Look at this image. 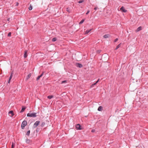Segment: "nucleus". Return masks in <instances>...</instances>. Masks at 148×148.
<instances>
[{
	"label": "nucleus",
	"instance_id": "5",
	"mask_svg": "<svg viewBox=\"0 0 148 148\" xmlns=\"http://www.w3.org/2000/svg\"><path fill=\"white\" fill-rule=\"evenodd\" d=\"M76 128L77 130H81L82 129L81 128V125L79 124H77L76 125Z\"/></svg>",
	"mask_w": 148,
	"mask_h": 148
},
{
	"label": "nucleus",
	"instance_id": "25",
	"mask_svg": "<svg viewBox=\"0 0 148 148\" xmlns=\"http://www.w3.org/2000/svg\"><path fill=\"white\" fill-rule=\"evenodd\" d=\"M32 9V6L31 5V4H30L29 7V10H31Z\"/></svg>",
	"mask_w": 148,
	"mask_h": 148
},
{
	"label": "nucleus",
	"instance_id": "26",
	"mask_svg": "<svg viewBox=\"0 0 148 148\" xmlns=\"http://www.w3.org/2000/svg\"><path fill=\"white\" fill-rule=\"evenodd\" d=\"M66 10L69 13L71 12V11L69 9V8H66Z\"/></svg>",
	"mask_w": 148,
	"mask_h": 148
},
{
	"label": "nucleus",
	"instance_id": "28",
	"mask_svg": "<svg viewBox=\"0 0 148 148\" xmlns=\"http://www.w3.org/2000/svg\"><path fill=\"white\" fill-rule=\"evenodd\" d=\"M84 1V0H80L78 1V3H81Z\"/></svg>",
	"mask_w": 148,
	"mask_h": 148
},
{
	"label": "nucleus",
	"instance_id": "7",
	"mask_svg": "<svg viewBox=\"0 0 148 148\" xmlns=\"http://www.w3.org/2000/svg\"><path fill=\"white\" fill-rule=\"evenodd\" d=\"M26 142L28 144H32V141L28 139H27Z\"/></svg>",
	"mask_w": 148,
	"mask_h": 148
},
{
	"label": "nucleus",
	"instance_id": "24",
	"mask_svg": "<svg viewBox=\"0 0 148 148\" xmlns=\"http://www.w3.org/2000/svg\"><path fill=\"white\" fill-rule=\"evenodd\" d=\"M84 21V19H83L82 21L79 23V25L82 24Z\"/></svg>",
	"mask_w": 148,
	"mask_h": 148
},
{
	"label": "nucleus",
	"instance_id": "27",
	"mask_svg": "<svg viewBox=\"0 0 148 148\" xmlns=\"http://www.w3.org/2000/svg\"><path fill=\"white\" fill-rule=\"evenodd\" d=\"M15 147V144L12 143V145L11 147V148H14Z\"/></svg>",
	"mask_w": 148,
	"mask_h": 148
},
{
	"label": "nucleus",
	"instance_id": "13",
	"mask_svg": "<svg viewBox=\"0 0 148 148\" xmlns=\"http://www.w3.org/2000/svg\"><path fill=\"white\" fill-rule=\"evenodd\" d=\"M142 29V27L141 26H140L138 27L137 29L136 30V32L139 31L141 30Z\"/></svg>",
	"mask_w": 148,
	"mask_h": 148
},
{
	"label": "nucleus",
	"instance_id": "8",
	"mask_svg": "<svg viewBox=\"0 0 148 148\" xmlns=\"http://www.w3.org/2000/svg\"><path fill=\"white\" fill-rule=\"evenodd\" d=\"M28 51L27 50H25V51L24 53V57L25 58H26L27 57V54Z\"/></svg>",
	"mask_w": 148,
	"mask_h": 148
},
{
	"label": "nucleus",
	"instance_id": "39",
	"mask_svg": "<svg viewBox=\"0 0 148 148\" xmlns=\"http://www.w3.org/2000/svg\"><path fill=\"white\" fill-rule=\"evenodd\" d=\"M18 3H16V5H18Z\"/></svg>",
	"mask_w": 148,
	"mask_h": 148
},
{
	"label": "nucleus",
	"instance_id": "9",
	"mask_svg": "<svg viewBox=\"0 0 148 148\" xmlns=\"http://www.w3.org/2000/svg\"><path fill=\"white\" fill-rule=\"evenodd\" d=\"M76 66L77 67H79V68H82L83 66L82 64H80L79 63H76Z\"/></svg>",
	"mask_w": 148,
	"mask_h": 148
},
{
	"label": "nucleus",
	"instance_id": "21",
	"mask_svg": "<svg viewBox=\"0 0 148 148\" xmlns=\"http://www.w3.org/2000/svg\"><path fill=\"white\" fill-rule=\"evenodd\" d=\"M57 40V38L56 37L53 38L52 39V41L53 42H55Z\"/></svg>",
	"mask_w": 148,
	"mask_h": 148
},
{
	"label": "nucleus",
	"instance_id": "35",
	"mask_svg": "<svg viewBox=\"0 0 148 148\" xmlns=\"http://www.w3.org/2000/svg\"><path fill=\"white\" fill-rule=\"evenodd\" d=\"M95 130H91V132H95Z\"/></svg>",
	"mask_w": 148,
	"mask_h": 148
},
{
	"label": "nucleus",
	"instance_id": "18",
	"mask_svg": "<svg viewBox=\"0 0 148 148\" xmlns=\"http://www.w3.org/2000/svg\"><path fill=\"white\" fill-rule=\"evenodd\" d=\"M121 43H120L119 44V45H118L116 47V48H115V50H116L117 49H118L119 48L120 46H121Z\"/></svg>",
	"mask_w": 148,
	"mask_h": 148
},
{
	"label": "nucleus",
	"instance_id": "11",
	"mask_svg": "<svg viewBox=\"0 0 148 148\" xmlns=\"http://www.w3.org/2000/svg\"><path fill=\"white\" fill-rule=\"evenodd\" d=\"M26 108V107H25L23 106L22 107L21 110L20 111V113L23 112L25 110V109Z\"/></svg>",
	"mask_w": 148,
	"mask_h": 148
},
{
	"label": "nucleus",
	"instance_id": "33",
	"mask_svg": "<svg viewBox=\"0 0 148 148\" xmlns=\"http://www.w3.org/2000/svg\"><path fill=\"white\" fill-rule=\"evenodd\" d=\"M101 50H98L97 51V53H100L101 52Z\"/></svg>",
	"mask_w": 148,
	"mask_h": 148
},
{
	"label": "nucleus",
	"instance_id": "12",
	"mask_svg": "<svg viewBox=\"0 0 148 148\" xmlns=\"http://www.w3.org/2000/svg\"><path fill=\"white\" fill-rule=\"evenodd\" d=\"M32 76V74L31 73H29L27 76L26 78V80H27L31 76Z\"/></svg>",
	"mask_w": 148,
	"mask_h": 148
},
{
	"label": "nucleus",
	"instance_id": "29",
	"mask_svg": "<svg viewBox=\"0 0 148 148\" xmlns=\"http://www.w3.org/2000/svg\"><path fill=\"white\" fill-rule=\"evenodd\" d=\"M11 32H9L8 33V37H9V36L10 37L11 36Z\"/></svg>",
	"mask_w": 148,
	"mask_h": 148
},
{
	"label": "nucleus",
	"instance_id": "23",
	"mask_svg": "<svg viewBox=\"0 0 148 148\" xmlns=\"http://www.w3.org/2000/svg\"><path fill=\"white\" fill-rule=\"evenodd\" d=\"M30 133V130H28L27 131V132L26 134V135H27L28 136H29Z\"/></svg>",
	"mask_w": 148,
	"mask_h": 148
},
{
	"label": "nucleus",
	"instance_id": "2",
	"mask_svg": "<svg viewBox=\"0 0 148 148\" xmlns=\"http://www.w3.org/2000/svg\"><path fill=\"white\" fill-rule=\"evenodd\" d=\"M27 121L26 120H24L22 122L21 125V127L22 129H24L25 128V127L26 126L27 124Z\"/></svg>",
	"mask_w": 148,
	"mask_h": 148
},
{
	"label": "nucleus",
	"instance_id": "1",
	"mask_svg": "<svg viewBox=\"0 0 148 148\" xmlns=\"http://www.w3.org/2000/svg\"><path fill=\"white\" fill-rule=\"evenodd\" d=\"M36 114V113H28L27 114V116L29 117H35L37 116Z\"/></svg>",
	"mask_w": 148,
	"mask_h": 148
},
{
	"label": "nucleus",
	"instance_id": "19",
	"mask_svg": "<svg viewBox=\"0 0 148 148\" xmlns=\"http://www.w3.org/2000/svg\"><path fill=\"white\" fill-rule=\"evenodd\" d=\"M13 74V72H12L11 74L10 75V77L9 78V79H10V80H11V79L12 78Z\"/></svg>",
	"mask_w": 148,
	"mask_h": 148
},
{
	"label": "nucleus",
	"instance_id": "31",
	"mask_svg": "<svg viewBox=\"0 0 148 148\" xmlns=\"http://www.w3.org/2000/svg\"><path fill=\"white\" fill-rule=\"evenodd\" d=\"M66 82H67L66 80H64L62 82V84L65 83Z\"/></svg>",
	"mask_w": 148,
	"mask_h": 148
},
{
	"label": "nucleus",
	"instance_id": "4",
	"mask_svg": "<svg viewBox=\"0 0 148 148\" xmlns=\"http://www.w3.org/2000/svg\"><path fill=\"white\" fill-rule=\"evenodd\" d=\"M8 114L11 117H13L14 115V113L13 111L12 110H11L8 112Z\"/></svg>",
	"mask_w": 148,
	"mask_h": 148
},
{
	"label": "nucleus",
	"instance_id": "6",
	"mask_svg": "<svg viewBox=\"0 0 148 148\" xmlns=\"http://www.w3.org/2000/svg\"><path fill=\"white\" fill-rule=\"evenodd\" d=\"M120 10L123 12H126L127 11V10L125 9V8L123 6H122L120 8Z\"/></svg>",
	"mask_w": 148,
	"mask_h": 148
},
{
	"label": "nucleus",
	"instance_id": "10",
	"mask_svg": "<svg viewBox=\"0 0 148 148\" xmlns=\"http://www.w3.org/2000/svg\"><path fill=\"white\" fill-rule=\"evenodd\" d=\"M44 73L42 72L40 75H39L36 78V80H38L41 77L43 74Z\"/></svg>",
	"mask_w": 148,
	"mask_h": 148
},
{
	"label": "nucleus",
	"instance_id": "17",
	"mask_svg": "<svg viewBox=\"0 0 148 148\" xmlns=\"http://www.w3.org/2000/svg\"><path fill=\"white\" fill-rule=\"evenodd\" d=\"M109 36V34H107L104 35L103 36L104 38H108Z\"/></svg>",
	"mask_w": 148,
	"mask_h": 148
},
{
	"label": "nucleus",
	"instance_id": "34",
	"mask_svg": "<svg viewBox=\"0 0 148 148\" xmlns=\"http://www.w3.org/2000/svg\"><path fill=\"white\" fill-rule=\"evenodd\" d=\"M90 12V11L89 10H88L86 13V14H88L89 13V12Z\"/></svg>",
	"mask_w": 148,
	"mask_h": 148
},
{
	"label": "nucleus",
	"instance_id": "22",
	"mask_svg": "<svg viewBox=\"0 0 148 148\" xmlns=\"http://www.w3.org/2000/svg\"><path fill=\"white\" fill-rule=\"evenodd\" d=\"M45 125V122H42L41 123V127H43Z\"/></svg>",
	"mask_w": 148,
	"mask_h": 148
},
{
	"label": "nucleus",
	"instance_id": "16",
	"mask_svg": "<svg viewBox=\"0 0 148 148\" xmlns=\"http://www.w3.org/2000/svg\"><path fill=\"white\" fill-rule=\"evenodd\" d=\"M92 30V29H90V30H87L85 32V34H88L89 32H90Z\"/></svg>",
	"mask_w": 148,
	"mask_h": 148
},
{
	"label": "nucleus",
	"instance_id": "37",
	"mask_svg": "<svg viewBox=\"0 0 148 148\" xmlns=\"http://www.w3.org/2000/svg\"><path fill=\"white\" fill-rule=\"evenodd\" d=\"M10 18H8V19H7V20L8 21H10Z\"/></svg>",
	"mask_w": 148,
	"mask_h": 148
},
{
	"label": "nucleus",
	"instance_id": "38",
	"mask_svg": "<svg viewBox=\"0 0 148 148\" xmlns=\"http://www.w3.org/2000/svg\"><path fill=\"white\" fill-rule=\"evenodd\" d=\"M10 79H9V80L8 81V83H10Z\"/></svg>",
	"mask_w": 148,
	"mask_h": 148
},
{
	"label": "nucleus",
	"instance_id": "30",
	"mask_svg": "<svg viewBox=\"0 0 148 148\" xmlns=\"http://www.w3.org/2000/svg\"><path fill=\"white\" fill-rule=\"evenodd\" d=\"M39 129L38 128H37L36 130V132L37 133H38L39 132Z\"/></svg>",
	"mask_w": 148,
	"mask_h": 148
},
{
	"label": "nucleus",
	"instance_id": "36",
	"mask_svg": "<svg viewBox=\"0 0 148 148\" xmlns=\"http://www.w3.org/2000/svg\"><path fill=\"white\" fill-rule=\"evenodd\" d=\"M97 8H97V7H95V8H94V9L95 10H97Z\"/></svg>",
	"mask_w": 148,
	"mask_h": 148
},
{
	"label": "nucleus",
	"instance_id": "3",
	"mask_svg": "<svg viewBox=\"0 0 148 148\" xmlns=\"http://www.w3.org/2000/svg\"><path fill=\"white\" fill-rule=\"evenodd\" d=\"M40 123V121H36L34 124V128L36 127H37V126L39 125Z\"/></svg>",
	"mask_w": 148,
	"mask_h": 148
},
{
	"label": "nucleus",
	"instance_id": "15",
	"mask_svg": "<svg viewBox=\"0 0 148 148\" xmlns=\"http://www.w3.org/2000/svg\"><path fill=\"white\" fill-rule=\"evenodd\" d=\"M102 108L103 107L102 106H99L98 108V110L99 111H101L102 110Z\"/></svg>",
	"mask_w": 148,
	"mask_h": 148
},
{
	"label": "nucleus",
	"instance_id": "32",
	"mask_svg": "<svg viewBox=\"0 0 148 148\" xmlns=\"http://www.w3.org/2000/svg\"><path fill=\"white\" fill-rule=\"evenodd\" d=\"M118 39L117 38H116L114 40V42H116L118 41Z\"/></svg>",
	"mask_w": 148,
	"mask_h": 148
},
{
	"label": "nucleus",
	"instance_id": "20",
	"mask_svg": "<svg viewBox=\"0 0 148 148\" xmlns=\"http://www.w3.org/2000/svg\"><path fill=\"white\" fill-rule=\"evenodd\" d=\"M53 97V95H49L47 97V98L49 99H51Z\"/></svg>",
	"mask_w": 148,
	"mask_h": 148
},
{
	"label": "nucleus",
	"instance_id": "14",
	"mask_svg": "<svg viewBox=\"0 0 148 148\" xmlns=\"http://www.w3.org/2000/svg\"><path fill=\"white\" fill-rule=\"evenodd\" d=\"M99 79L95 83L93 84H92L91 87H93L94 85H95L99 82Z\"/></svg>",
	"mask_w": 148,
	"mask_h": 148
}]
</instances>
